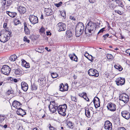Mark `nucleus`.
I'll use <instances>...</instances> for the list:
<instances>
[{
  "instance_id": "nucleus-32",
  "label": "nucleus",
  "mask_w": 130,
  "mask_h": 130,
  "mask_svg": "<svg viewBox=\"0 0 130 130\" xmlns=\"http://www.w3.org/2000/svg\"><path fill=\"white\" fill-rule=\"evenodd\" d=\"M67 37L69 38H71L72 36V34L71 31H69L67 33Z\"/></svg>"
},
{
  "instance_id": "nucleus-62",
  "label": "nucleus",
  "mask_w": 130,
  "mask_h": 130,
  "mask_svg": "<svg viewBox=\"0 0 130 130\" xmlns=\"http://www.w3.org/2000/svg\"><path fill=\"white\" fill-rule=\"evenodd\" d=\"M43 15L42 14H41V16L40 17V19H43Z\"/></svg>"
},
{
  "instance_id": "nucleus-22",
  "label": "nucleus",
  "mask_w": 130,
  "mask_h": 130,
  "mask_svg": "<svg viewBox=\"0 0 130 130\" xmlns=\"http://www.w3.org/2000/svg\"><path fill=\"white\" fill-rule=\"evenodd\" d=\"M13 70L14 71L15 74L17 75H21L23 73L21 69L19 68L14 69Z\"/></svg>"
},
{
  "instance_id": "nucleus-26",
  "label": "nucleus",
  "mask_w": 130,
  "mask_h": 130,
  "mask_svg": "<svg viewBox=\"0 0 130 130\" xmlns=\"http://www.w3.org/2000/svg\"><path fill=\"white\" fill-rule=\"evenodd\" d=\"M6 13L10 17L13 18L15 17L17 14V13L16 12L10 11H7Z\"/></svg>"
},
{
  "instance_id": "nucleus-19",
  "label": "nucleus",
  "mask_w": 130,
  "mask_h": 130,
  "mask_svg": "<svg viewBox=\"0 0 130 130\" xmlns=\"http://www.w3.org/2000/svg\"><path fill=\"white\" fill-rule=\"evenodd\" d=\"M16 113L18 115L23 117L24 115L26 114V112L24 111V110L20 108L18 109L17 111H16Z\"/></svg>"
},
{
  "instance_id": "nucleus-50",
  "label": "nucleus",
  "mask_w": 130,
  "mask_h": 130,
  "mask_svg": "<svg viewBox=\"0 0 130 130\" xmlns=\"http://www.w3.org/2000/svg\"><path fill=\"white\" fill-rule=\"evenodd\" d=\"M105 29L104 28H103L100 30L98 32V34H99L100 33L102 32L104 30V29Z\"/></svg>"
},
{
  "instance_id": "nucleus-40",
  "label": "nucleus",
  "mask_w": 130,
  "mask_h": 130,
  "mask_svg": "<svg viewBox=\"0 0 130 130\" xmlns=\"http://www.w3.org/2000/svg\"><path fill=\"white\" fill-rule=\"evenodd\" d=\"M5 119V118L4 117L1 115H0V122H2Z\"/></svg>"
},
{
  "instance_id": "nucleus-8",
  "label": "nucleus",
  "mask_w": 130,
  "mask_h": 130,
  "mask_svg": "<svg viewBox=\"0 0 130 130\" xmlns=\"http://www.w3.org/2000/svg\"><path fill=\"white\" fill-rule=\"evenodd\" d=\"M88 73L90 76L98 77L99 76L98 71L95 69H91L88 71Z\"/></svg>"
},
{
  "instance_id": "nucleus-43",
  "label": "nucleus",
  "mask_w": 130,
  "mask_h": 130,
  "mask_svg": "<svg viewBox=\"0 0 130 130\" xmlns=\"http://www.w3.org/2000/svg\"><path fill=\"white\" fill-rule=\"evenodd\" d=\"M83 98L85 100H86L87 101H89V99L87 97L86 95V94H85L84 95Z\"/></svg>"
},
{
  "instance_id": "nucleus-52",
  "label": "nucleus",
  "mask_w": 130,
  "mask_h": 130,
  "mask_svg": "<svg viewBox=\"0 0 130 130\" xmlns=\"http://www.w3.org/2000/svg\"><path fill=\"white\" fill-rule=\"evenodd\" d=\"M126 53L128 54H129V56H130V49H128L126 51Z\"/></svg>"
},
{
  "instance_id": "nucleus-44",
  "label": "nucleus",
  "mask_w": 130,
  "mask_h": 130,
  "mask_svg": "<svg viewBox=\"0 0 130 130\" xmlns=\"http://www.w3.org/2000/svg\"><path fill=\"white\" fill-rule=\"evenodd\" d=\"M61 16L63 17L66 16L65 12H62L61 11H60Z\"/></svg>"
},
{
  "instance_id": "nucleus-23",
  "label": "nucleus",
  "mask_w": 130,
  "mask_h": 130,
  "mask_svg": "<svg viewBox=\"0 0 130 130\" xmlns=\"http://www.w3.org/2000/svg\"><path fill=\"white\" fill-rule=\"evenodd\" d=\"M69 56L71 60L74 61L76 62L77 61V57L74 53H73L72 54H70L69 55Z\"/></svg>"
},
{
  "instance_id": "nucleus-13",
  "label": "nucleus",
  "mask_w": 130,
  "mask_h": 130,
  "mask_svg": "<svg viewBox=\"0 0 130 130\" xmlns=\"http://www.w3.org/2000/svg\"><path fill=\"white\" fill-rule=\"evenodd\" d=\"M104 126V128L105 129L111 130L112 127V123L109 121H106L105 123Z\"/></svg>"
},
{
  "instance_id": "nucleus-48",
  "label": "nucleus",
  "mask_w": 130,
  "mask_h": 130,
  "mask_svg": "<svg viewBox=\"0 0 130 130\" xmlns=\"http://www.w3.org/2000/svg\"><path fill=\"white\" fill-rule=\"evenodd\" d=\"M117 130H126V129L123 127H119L117 128Z\"/></svg>"
},
{
  "instance_id": "nucleus-7",
  "label": "nucleus",
  "mask_w": 130,
  "mask_h": 130,
  "mask_svg": "<svg viewBox=\"0 0 130 130\" xmlns=\"http://www.w3.org/2000/svg\"><path fill=\"white\" fill-rule=\"evenodd\" d=\"M29 19L31 23L34 25L38 22V20L37 17L33 14H31L29 15Z\"/></svg>"
},
{
  "instance_id": "nucleus-12",
  "label": "nucleus",
  "mask_w": 130,
  "mask_h": 130,
  "mask_svg": "<svg viewBox=\"0 0 130 130\" xmlns=\"http://www.w3.org/2000/svg\"><path fill=\"white\" fill-rule=\"evenodd\" d=\"M68 84H66L64 85L63 83H62L59 86V90L61 91H67L68 89Z\"/></svg>"
},
{
  "instance_id": "nucleus-57",
  "label": "nucleus",
  "mask_w": 130,
  "mask_h": 130,
  "mask_svg": "<svg viewBox=\"0 0 130 130\" xmlns=\"http://www.w3.org/2000/svg\"><path fill=\"white\" fill-rule=\"evenodd\" d=\"M89 2L90 3H93L95 2V0H89Z\"/></svg>"
},
{
  "instance_id": "nucleus-5",
  "label": "nucleus",
  "mask_w": 130,
  "mask_h": 130,
  "mask_svg": "<svg viewBox=\"0 0 130 130\" xmlns=\"http://www.w3.org/2000/svg\"><path fill=\"white\" fill-rule=\"evenodd\" d=\"M67 108V105L66 104L60 105L58 107H57V111L58 113L63 116H65Z\"/></svg>"
},
{
  "instance_id": "nucleus-54",
  "label": "nucleus",
  "mask_w": 130,
  "mask_h": 130,
  "mask_svg": "<svg viewBox=\"0 0 130 130\" xmlns=\"http://www.w3.org/2000/svg\"><path fill=\"white\" fill-rule=\"evenodd\" d=\"M62 3L61 2H60L58 4H57V7H59L61 5Z\"/></svg>"
},
{
  "instance_id": "nucleus-3",
  "label": "nucleus",
  "mask_w": 130,
  "mask_h": 130,
  "mask_svg": "<svg viewBox=\"0 0 130 130\" xmlns=\"http://www.w3.org/2000/svg\"><path fill=\"white\" fill-rule=\"evenodd\" d=\"M84 28L83 24L81 22H79L77 24L75 28L76 35L79 36L83 32Z\"/></svg>"
},
{
  "instance_id": "nucleus-17",
  "label": "nucleus",
  "mask_w": 130,
  "mask_h": 130,
  "mask_svg": "<svg viewBox=\"0 0 130 130\" xmlns=\"http://www.w3.org/2000/svg\"><path fill=\"white\" fill-rule=\"evenodd\" d=\"M122 117L128 120L130 118L129 113L127 111H124L121 112Z\"/></svg>"
},
{
  "instance_id": "nucleus-45",
  "label": "nucleus",
  "mask_w": 130,
  "mask_h": 130,
  "mask_svg": "<svg viewBox=\"0 0 130 130\" xmlns=\"http://www.w3.org/2000/svg\"><path fill=\"white\" fill-rule=\"evenodd\" d=\"M24 67L26 68H29L30 67L29 64L28 63H27L25 64V65Z\"/></svg>"
},
{
  "instance_id": "nucleus-4",
  "label": "nucleus",
  "mask_w": 130,
  "mask_h": 130,
  "mask_svg": "<svg viewBox=\"0 0 130 130\" xmlns=\"http://www.w3.org/2000/svg\"><path fill=\"white\" fill-rule=\"evenodd\" d=\"M119 98L120 101L119 103L121 105V104L122 103V105H124V104L126 103L129 100L128 95L125 93L121 94L119 96Z\"/></svg>"
},
{
  "instance_id": "nucleus-2",
  "label": "nucleus",
  "mask_w": 130,
  "mask_h": 130,
  "mask_svg": "<svg viewBox=\"0 0 130 130\" xmlns=\"http://www.w3.org/2000/svg\"><path fill=\"white\" fill-rule=\"evenodd\" d=\"M11 32L6 29L4 32L2 34L0 33V41L5 43L9 39Z\"/></svg>"
},
{
  "instance_id": "nucleus-39",
  "label": "nucleus",
  "mask_w": 130,
  "mask_h": 130,
  "mask_svg": "<svg viewBox=\"0 0 130 130\" xmlns=\"http://www.w3.org/2000/svg\"><path fill=\"white\" fill-rule=\"evenodd\" d=\"M107 58L108 59H111L112 58V56L111 54H108L107 55Z\"/></svg>"
},
{
  "instance_id": "nucleus-47",
  "label": "nucleus",
  "mask_w": 130,
  "mask_h": 130,
  "mask_svg": "<svg viewBox=\"0 0 130 130\" xmlns=\"http://www.w3.org/2000/svg\"><path fill=\"white\" fill-rule=\"evenodd\" d=\"M15 25H17L20 23V21L19 20H16V21H15Z\"/></svg>"
},
{
  "instance_id": "nucleus-55",
  "label": "nucleus",
  "mask_w": 130,
  "mask_h": 130,
  "mask_svg": "<svg viewBox=\"0 0 130 130\" xmlns=\"http://www.w3.org/2000/svg\"><path fill=\"white\" fill-rule=\"evenodd\" d=\"M70 19L72 20H73L74 21L75 20V19L74 18V17L72 16H70Z\"/></svg>"
},
{
  "instance_id": "nucleus-33",
  "label": "nucleus",
  "mask_w": 130,
  "mask_h": 130,
  "mask_svg": "<svg viewBox=\"0 0 130 130\" xmlns=\"http://www.w3.org/2000/svg\"><path fill=\"white\" fill-rule=\"evenodd\" d=\"M31 89L32 90H36L37 89V87L34 84L31 85Z\"/></svg>"
},
{
  "instance_id": "nucleus-16",
  "label": "nucleus",
  "mask_w": 130,
  "mask_h": 130,
  "mask_svg": "<svg viewBox=\"0 0 130 130\" xmlns=\"http://www.w3.org/2000/svg\"><path fill=\"white\" fill-rule=\"evenodd\" d=\"M12 106L16 108L19 109L21 108L22 105L20 103L16 100H14L12 103Z\"/></svg>"
},
{
  "instance_id": "nucleus-34",
  "label": "nucleus",
  "mask_w": 130,
  "mask_h": 130,
  "mask_svg": "<svg viewBox=\"0 0 130 130\" xmlns=\"http://www.w3.org/2000/svg\"><path fill=\"white\" fill-rule=\"evenodd\" d=\"M23 40L24 41L27 42L28 43L30 42L29 40L27 39V38L26 36H25L24 37Z\"/></svg>"
},
{
  "instance_id": "nucleus-56",
  "label": "nucleus",
  "mask_w": 130,
  "mask_h": 130,
  "mask_svg": "<svg viewBox=\"0 0 130 130\" xmlns=\"http://www.w3.org/2000/svg\"><path fill=\"white\" fill-rule=\"evenodd\" d=\"M46 35L47 36L51 35V33L50 31H47L46 32Z\"/></svg>"
},
{
  "instance_id": "nucleus-24",
  "label": "nucleus",
  "mask_w": 130,
  "mask_h": 130,
  "mask_svg": "<svg viewBox=\"0 0 130 130\" xmlns=\"http://www.w3.org/2000/svg\"><path fill=\"white\" fill-rule=\"evenodd\" d=\"M24 31L25 32V34L27 35H29L30 34V31L27 26L26 23H24Z\"/></svg>"
},
{
  "instance_id": "nucleus-53",
  "label": "nucleus",
  "mask_w": 130,
  "mask_h": 130,
  "mask_svg": "<svg viewBox=\"0 0 130 130\" xmlns=\"http://www.w3.org/2000/svg\"><path fill=\"white\" fill-rule=\"evenodd\" d=\"M4 84L5 83L4 82L2 81H0V86L2 85L3 86Z\"/></svg>"
},
{
  "instance_id": "nucleus-36",
  "label": "nucleus",
  "mask_w": 130,
  "mask_h": 130,
  "mask_svg": "<svg viewBox=\"0 0 130 130\" xmlns=\"http://www.w3.org/2000/svg\"><path fill=\"white\" fill-rule=\"evenodd\" d=\"M21 60L22 65V66L24 67V66L25 65V64H26L27 62L23 59H22Z\"/></svg>"
},
{
  "instance_id": "nucleus-18",
  "label": "nucleus",
  "mask_w": 130,
  "mask_h": 130,
  "mask_svg": "<svg viewBox=\"0 0 130 130\" xmlns=\"http://www.w3.org/2000/svg\"><path fill=\"white\" fill-rule=\"evenodd\" d=\"M18 10L20 13L22 14H24L26 11V8L22 6H20L19 8H18Z\"/></svg>"
},
{
  "instance_id": "nucleus-38",
  "label": "nucleus",
  "mask_w": 130,
  "mask_h": 130,
  "mask_svg": "<svg viewBox=\"0 0 130 130\" xmlns=\"http://www.w3.org/2000/svg\"><path fill=\"white\" fill-rule=\"evenodd\" d=\"M45 29L43 27H41L39 30V32L41 33L45 34Z\"/></svg>"
},
{
  "instance_id": "nucleus-49",
  "label": "nucleus",
  "mask_w": 130,
  "mask_h": 130,
  "mask_svg": "<svg viewBox=\"0 0 130 130\" xmlns=\"http://www.w3.org/2000/svg\"><path fill=\"white\" fill-rule=\"evenodd\" d=\"M109 36V34H107L103 36V37H104V40H105V38L108 37Z\"/></svg>"
},
{
  "instance_id": "nucleus-10",
  "label": "nucleus",
  "mask_w": 130,
  "mask_h": 130,
  "mask_svg": "<svg viewBox=\"0 0 130 130\" xmlns=\"http://www.w3.org/2000/svg\"><path fill=\"white\" fill-rule=\"evenodd\" d=\"M57 29L59 31H65L66 29V25L65 24L60 22L57 24Z\"/></svg>"
},
{
  "instance_id": "nucleus-42",
  "label": "nucleus",
  "mask_w": 130,
  "mask_h": 130,
  "mask_svg": "<svg viewBox=\"0 0 130 130\" xmlns=\"http://www.w3.org/2000/svg\"><path fill=\"white\" fill-rule=\"evenodd\" d=\"M115 12H116L119 14L120 15H122L123 13L122 12L120 11L119 10H115Z\"/></svg>"
},
{
  "instance_id": "nucleus-31",
  "label": "nucleus",
  "mask_w": 130,
  "mask_h": 130,
  "mask_svg": "<svg viewBox=\"0 0 130 130\" xmlns=\"http://www.w3.org/2000/svg\"><path fill=\"white\" fill-rule=\"evenodd\" d=\"M114 67L116 69H118L120 71H121L123 69L122 67L120 66H118L117 65L114 66Z\"/></svg>"
},
{
  "instance_id": "nucleus-11",
  "label": "nucleus",
  "mask_w": 130,
  "mask_h": 130,
  "mask_svg": "<svg viewBox=\"0 0 130 130\" xmlns=\"http://www.w3.org/2000/svg\"><path fill=\"white\" fill-rule=\"evenodd\" d=\"M115 82L116 83V84L117 85L121 86L124 84L125 79L124 78L119 77L116 79Z\"/></svg>"
},
{
  "instance_id": "nucleus-28",
  "label": "nucleus",
  "mask_w": 130,
  "mask_h": 130,
  "mask_svg": "<svg viewBox=\"0 0 130 130\" xmlns=\"http://www.w3.org/2000/svg\"><path fill=\"white\" fill-rule=\"evenodd\" d=\"M90 112L89 110L88 109H85V115L88 118H90Z\"/></svg>"
},
{
  "instance_id": "nucleus-6",
  "label": "nucleus",
  "mask_w": 130,
  "mask_h": 130,
  "mask_svg": "<svg viewBox=\"0 0 130 130\" xmlns=\"http://www.w3.org/2000/svg\"><path fill=\"white\" fill-rule=\"evenodd\" d=\"M11 70V68L8 66L4 65L1 69V72L5 75H8Z\"/></svg>"
},
{
  "instance_id": "nucleus-51",
  "label": "nucleus",
  "mask_w": 130,
  "mask_h": 130,
  "mask_svg": "<svg viewBox=\"0 0 130 130\" xmlns=\"http://www.w3.org/2000/svg\"><path fill=\"white\" fill-rule=\"evenodd\" d=\"M36 51L40 53H42L41 50L39 48H36Z\"/></svg>"
},
{
  "instance_id": "nucleus-14",
  "label": "nucleus",
  "mask_w": 130,
  "mask_h": 130,
  "mask_svg": "<svg viewBox=\"0 0 130 130\" xmlns=\"http://www.w3.org/2000/svg\"><path fill=\"white\" fill-rule=\"evenodd\" d=\"M108 109L110 110L114 111L116 109V106L114 104L112 103H109L108 104L107 106Z\"/></svg>"
},
{
  "instance_id": "nucleus-37",
  "label": "nucleus",
  "mask_w": 130,
  "mask_h": 130,
  "mask_svg": "<svg viewBox=\"0 0 130 130\" xmlns=\"http://www.w3.org/2000/svg\"><path fill=\"white\" fill-rule=\"evenodd\" d=\"M13 91L12 90H9L7 92H6V94L8 95H9L13 93Z\"/></svg>"
},
{
  "instance_id": "nucleus-63",
  "label": "nucleus",
  "mask_w": 130,
  "mask_h": 130,
  "mask_svg": "<svg viewBox=\"0 0 130 130\" xmlns=\"http://www.w3.org/2000/svg\"><path fill=\"white\" fill-rule=\"evenodd\" d=\"M121 39H124V37H123L122 35H121Z\"/></svg>"
},
{
  "instance_id": "nucleus-1",
  "label": "nucleus",
  "mask_w": 130,
  "mask_h": 130,
  "mask_svg": "<svg viewBox=\"0 0 130 130\" xmlns=\"http://www.w3.org/2000/svg\"><path fill=\"white\" fill-rule=\"evenodd\" d=\"M96 24L92 22H90L86 25L85 29V31L86 34L89 33L92 34L94 32L95 29Z\"/></svg>"
},
{
  "instance_id": "nucleus-59",
  "label": "nucleus",
  "mask_w": 130,
  "mask_h": 130,
  "mask_svg": "<svg viewBox=\"0 0 130 130\" xmlns=\"http://www.w3.org/2000/svg\"><path fill=\"white\" fill-rule=\"evenodd\" d=\"M72 101H73L75 102L76 101V99L75 97H73V99L72 98Z\"/></svg>"
},
{
  "instance_id": "nucleus-58",
  "label": "nucleus",
  "mask_w": 130,
  "mask_h": 130,
  "mask_svg": "<svg viewBox=\"0 0 130 130\" xmlns=\"http://www.w3.org/2000/svg\"><path fill=\"white\" fill-rule=\"evenodd\" d=\"M50 130H55V129L53 127H50Z\"/></svg>"
},
{
  "instance_id": "nucleus-60",
  "label": "nucleus",
  "mask_w": 130,
  "mask_h": 130,
  "mask_svg": "<svg viewBox=\"0 0 130 130\" xmlns=\"http://www.w3.org/2000/svg\"><path fill=\"white\" fill-rule=\"evenodd\" d=\"M13 81L15 83H16L18 81L16 79H15V78L14 79H13Z\"/></svg>"
},
{
  "instance_id": "nucleus-27",
  "label": "nucleus",
  "mask_w": 130,
  "mask_h": 130,
  "mask_svg": "<svg viewBox=\"0 0 130 130\" xmlns=\"http://www.w3.org/2000/svg\"><path fill=\"white\" fill-rule=\"evenodd\" d=\"M51 106L50 105L48 106V108L53 113L55 112L56 111V109H57V107L56 106L54 105L53 106V105H52L53 107L51 108H50V107Z\"/></svg>"
},
{
  "instance_id": "nucleus-64",
  "label": "nucleus",
  "mask_w": 130,
  "mask_h": 130,
  "mask_svg": "<svg viewBox=\"0 0 130 130\" xmlns=\"http://www.w3.org/2000/svg\"><path fill=\"white\" fill-rule=\"evenodd\" d=\"M38 129L36 127L34 128L32 130H37Z\"/></svg>"
},
{
  "instance_id": "nucleus-15",
  "label": "nucleus",
  "mask_w": 130,
  "mask_h": 130,
  "mask_svg": "<svg viewBox=\"0 0 130 130\" xmlns=\"http://www.w3.org/2000/svg\"><path fill=\"white\" fill-rule=\"evenodd\" d=\"M93 103L94 106L96 108H97L100 106V102L99 99L97 97H95L94 99Z\"/></svg>"
},
{
  "instance_id": "nucleus-21",
  "label": "nucleus",
  "mask_w": 130,
  "mask_h": 130,
  "mask_svg": "<svg viewBox=\"0 0 130 130\" xmlns=\"http://www.w3.org/2000/svg\"><path fill=\"white\" fill-rule=\"evenodd\" d=\"M44 11L45 14L47 16H49L52 15L53 13V11L51 8H45Z\"/></svg>"
},
{
  "instance_id": "nucleus-41",
  "label": "nucleus",
  "mask_w": 130,
  "mask_h": 130,
  "mask_svg": "<svg viewBox=\"0 0 130 130\" xmlns=\"http://www.w3.org/2000/svg\"><path fill=\"white\" fill-rule=\"evenodd\" d=\"M7 24L6 23H4L3 25V27L5 29H5H6L7 30H8V27H7Z\"/></svg>"
},
{
  "instance_id": "nucleus-25",
  "label": "nucleus",
  "mask_w": 130,
  "mask_h": 130,
  "mask_svg": "<svg viewBox=\"0 0 130 130\" xmlns=\"http://www.w3.org/2000/svg\"><path fill=\"white\" fill-rule=\"evenodd\" d=\"M39 81H40V83L41 85L43 84L46 82L45 77L44 76H42L39 79Z\"/></svg>"
},
{
  "instance_id": "nucleus-9",
  "label": "nucleus",
  "mask_w": 130,
  "mask_h": 130,
  "mask_svg": "<svg viewBox=\"0 0 130 130\" xmlns=\"http://www.w3.org/2000/svg\"><path fill=\"white\" fill-rule=\"evenodd\" d=\"M12 4V1L11 0H3L2 5L5 8L8 9L9 7Z\"/></svg>"
},
{
  "instance_id": "nucleus-46",
  "label": "nucleus",
  "mask_w": 130,
  "mask_h": 130,
  "mask_svg": "<svg viewBox=\"0 0 130 130\" xmlns=\"http://www.w3.org/2000/svg\"><path fill=\"white\" fill-rule=\"evenodd\" d=\"M86 94V93L85 92H83L82 93L79 94V95L82 97L83 98L84 95Z\"/></svg>"
},
{
  "instance_id": "nucleus-20",
  "label": "nucleus",
  "mask_w": 130,
  "mask_h": 130,
  "mask_svg": "<svg viewBox=\"0 0 130 130\" xmlns=\"http://www.w3.org/2000/svg\"><path fill=\"white\" fill-rule=\"evenodd\" d=\"M21 88L22 90L25 91H26L28 88V86L26 83L22 82L21 83Z\"/></svg>"
},
{
  "instance_id": "nucleus-61",
  "label": "nucleus",
  "mask_w": 130,
  "mask_h": 130,
  "mask_svg": "<svg viewBox=\"0 0 130 130\" xmlns=\"http://www.w3.org/2000/svg\"><path fill=\"white\" fill-rule=\"evenodd\" d=\"M7 125H6V124L4 125L3 126V127L5 128H7Z\"/></svg>"
},
{
  "instance_id": "nucleus-30",
  "label": "nucleus",
  "mask_w": 130,
  "mask_h": 130,
  "mask_svg": "<svg viewBox=\"0 0 130 130\" xmlns=\"http://www.w3.org/2000/svg\"><path fill=\"white\" fill-rule=\"evenodd\" d=\"M67 125L69 128H72L73 127V124L71 122L69 121L67 122Z\"/></svg>"
},
{
  "instance_id": "nucleus-35",
  "label": "nucleus",
  "mask_w": 130,
  "mask_h": 130,
  "mask_svg": "<svg viewBox=\"0 0 130 130\" xmlns=\"http://www.w3.org/2000/svg\"><path fill=\"white\" fill-rule=\"evenodd\" d=\"M51 76L53 78H56L57 77V74L54 72L51 73Z\"/></svg>"
},
{
  "instance_id": "nucleus-29",
  "label": "nucleus",
  "mask_w": 130,
  "mask_h": 130,
  "mask_svg": "<svg viewBox=\"0 0 130 130\" xmlns=\"http://www.w3.org/2000/svg\"><path fill=\"white\" fill-rule=\"evenodd\" d=\"M17 57L15 55H13L11 56L10 57V60L12 61H15L17 58Z\"/></svg>"
}]
</instances>
